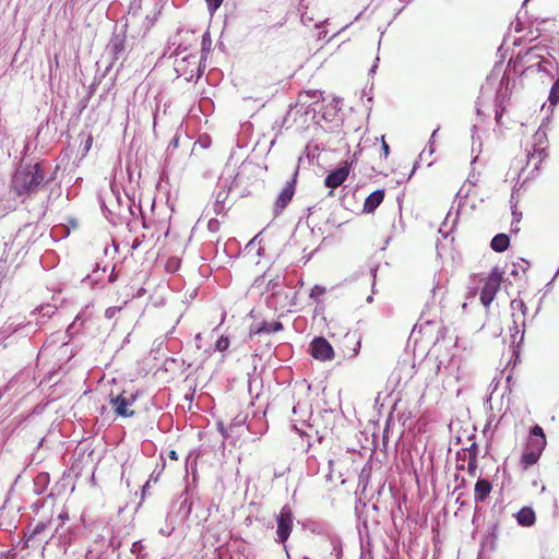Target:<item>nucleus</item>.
<instances>
[{
    "instance_id": "obj_25",
    "label": "nucleus",
    "mask_w": 559,
    "mask_h": 559,
    "mask_svg": "<svg viewBox=\"0 0 559 559\" xmlns=\"http://www.w3.org/2000/svg\"><path fill=\"white\" fill-rule=\"evenodd\" d=\"M281 328H282V324L281 323H276L273 330L274 331H278V330H281Z\"/></svg>"
},
{
    "instance_id": "obj_2",
    "label": "nucleus",
    "mask_w": 559,
    "mask_h": 559,
    "mask_svg": "<svg viewBox=\"0 0 559 559\" xmlns=\"http://www.w3.org/2000/svg\"><path fill=\"white\" fill-rule=\"evenodd\" d=\"M501 278L502 272L498 267L492 269L486 277L481 278L480 301L485 307H488L495 299L501 284Z\"/></svg>"
},
{
    "instance_id": "obj_9",
    "label": "nucleus",
    "mask_w": 559,
    "mask_h": 559,
    "mask_svg": "<svg viewBox=\"0 0 559 559\" xmlns=\"http://www.w3.org/2000/svg\"><path fill=\"white\" fill-rule=\"evenodd\" d=\"M384 190H377L372 192L364 203V211L366 213H372L383 201Z\"/></svg>"
},
{
    "instance_id": "obj_26",
    "label": "nucleus",
    "mask_w": 559,
    "mask_h": 559,
    "mask_svg": "<svg viewBox=\"0 0 559 559\" xmlns=\"http://www.w3.org/2000/svg\"><path fill=\"white\" fill-rule=\"evenodd\" d=\"M450 365H452L454 368H456L455 362L452 358L450 359Z\"/></svg>"
},
{
    "instance_id": "obj_18",
    "label": "nucleus",
    "mask_w": 559,
    "mask_h": 559,
    "mask_svg": "<svg viewBox=\"0 0 559 559\" xmlns=\"http://www.w3.org/2000/svg\"><path fill=\"white\" fill-rule=\"evenodd\" d=\"M511 308L513 310H520L522 311V313L524 314V311H525V305L522 300H519V299H514L512 300L511 302Z\"/></svg>"
},
{
    "instance_id": "obj_6",
    "label": "nucleus",
    "mask_w": 559,
    "mask_h": 559,
    "mask_svg": "<svg viewBox=\"0 0 559 559\" xmlns=\"http://www.w3.org/2000/svg\"><path fill=\"white\" fill-rule=\"evenodd\" d=\"M533 152H528V158L533 159L535 157L538 158V160L542 159V155L544 154V151L546 148V142H547V133L544 129L539 128L536 133L533 136Z\"/></svg>"
},
{
    "instance_id": "obj_22",
    "label": "nucleus",
    "mask_w": 559,
    "mask_h": 559,
    "mask_svg": "<svg viewBox=\"0 0 559 559\" xmlns=\"http://www.w3.org/2000/svg\"><path fill=\"white\" fill-rule=\"evenodd\" d=\"M382 150L385 157H388L390 148L389 145L385 143L384 139L382 138Z\"/></svg>"
},
{
    "instance_id": "obj_16",
    "label": "nucleus",
    "mask_w": 559,
    "mask_h": 559,
    "mask_svg": "<svg viewBox=\"0 0 559 559\" xmlns=\"http://www.w3.org/2000/svg\"><path fill=\"white\" fill-rule=\"evenodd\" d=\"M223 0H206L207 9L210 14L213 15L216 10L221 7Z\"/></svg>"
},
{
    "instance_id": "obj_15",
    "label": "nucleus",
    "mask_w": 559,
    "mask_h": 559,
    "mask_svg": "<svg viewBox=\"0 0 559 559\" xmlns=\"http://www.w3.org/2000/svg\"><path fill=\"white\" fill-rule=\"evenodd\" d=\"M229 346V340L227 337L221 336L215 344V349L218 352H224Z\"/></svg>"
},
{
    "instance_id": "obj_10",
    "label": "nucleus",
    "mask_w": 559,
    "mask_h": 559,
    "mask_svg": "<svg viewBox=\"0 0 559 559\" xmlns=\"http://www.w3.org/2000/svg\"><path fill=\"white\" fill-rule=\"evenodd\" d=\"M294 185L288 182L281 191L275 202L276 209L281 211L290 202L294 195Z\"/></svg>"
},
{
    "instance_id": "obj_7",
    "label": "nucleus",
    "mask_w": 559,
    "mask_h": 559,
    "mask_svg": "<svg viewBox=\"0 0 559 559\" xmlns=\"http://www.w3.org/2000/svg\"><path fill=\"white\" fill-rule=\"evenodd\" d=\"M134 402V397L130 396L129 399L123 395H118L115 399H111V404L115 407V413L118 416L130 417L134 414L132 409H130L131 405Z\"/></svg>"
},
{
    "instance_id": "obj_14",
    "label": "nucleus",
    "mask_w": 559,
    "mask_h": 559,
    "mask_svg": "<svg viewBox=\"0 0 559 559\" xmlns=\"http://www.w3.org/2000/svg\"><path fill=\"white\" fill-rule=\"evenodd\" d=\"M549 102L551 105H556L559 102V79L554 83L550 90Z\"/></svg>"
},
{
    "instance_id": "obj_5",
    "label": "nucleus",
    "mask_w": 559,
    "mask_h": 559,
    "mask_svg": "<svg viewBox=\"0 0 559 559\" xmlns=\"http://www.w3.org/2000/svg\"><path fill=\"white\" fill-rule=\"evenodd\" d=\"M311 354L316 359L330 360L333 358V348L331 344L322 337L314 338L311 343Z\"/></svg>"
},
{
    "instance_id": "obj_27",
    "label": "nucleus",
    "mask_w": 559,
    "mask_h": 559,
    "mask_svg": "<svg viewBox=\"0 0 559 559\" xmlns=\"http://www.w3.org/2000/svg\"><path fill=\"white\" fill-rule=\"evenodd\" d=\"M195 340H197V342L201 341V334H198V335L195 336Z\"/></svg>"
},
{
    "instance_id": "obj_13",
    "label": "nucleus",
    "mask_w": 559,
    "mask_h": 559,
    "mask_svg": "<svg viewBox=\"0 0 559 559\" xmlns=\"http://www.w3.org/2000/svg\"><path fill=\"white\" fill-rule=\"evenodd\" d=\"M510 239L506 234H498L491 240V248L497 252H503L508 249Z\"/></svg>"
},
{
    "instance_id": "obj_21",
    "label": "nucleus",
    "mask_w": 559,
    "mask_h": 559,
    "mask_svg": "<svg viewBox=\"0 0 559 559\" xmlns=\"http://www.w3.org/2000/svg\"><path fill=\"white\" fill-rule=\"evenodd\" d=\"M439 129H436L432 134H431V138H430V146H429V154H432L433 153V147H432V141L435 140L436 138V134L438 132Z\"/></svg>"
},
{
    "instance_id": "obj_19",
    "label": "nucleus",
    "mask_w": 559,
    "mask_h": 559,
    "mask_svg": "<svg viewBox=\"0 0 559 559\" xmlns=\"http://www.w3.org/2000/svg\"><path fill=\"white\" fill-rule=\"evenodd\" d=\"M325 293V288L322 287V286H319V285H316L312 289H311V293H310V297L314 298V297H318L320 295H323Z\"/></svg>"
},
{
    "instance_id": "obj_12",
    "label": "nucleus",
    "mask_w": 559,
    "mask_h": 559,
    "mask_svg": "<svg viewBox=\"0 0 559 559\" xmlns=\"http://www.w3.org/2000/svg\"><path fill=\"white\" fill-rule=\"evenodd\" d=\"M519 524L531 526L535 523V512L531 508H522L516 515Z\"/></svg>"
},
{
    "instance_id": "obj_20",
    "label": "nucleus",
    "mask_w": 559,
    "mask_h": 559,
    "mask_svg": "<svg viewBox=\"0 0 559 559\" xmlns=\"http://www.w3.org/2000/svg\"><path fill=\"white\" fill-rule=\"evenodd\" d=\"M120 311V308H117V307H109L106 311H105V316L107 319H111L116 316L117 312Z\"/></svg>"
},
{
    "instance_id": "obj_8",
    "label": "nucleus",
    "mask_w": 559,
    "mask_h": 559,
    "mask_svg": "<svg viewBox=\"0 0 559 559\" xmlns=\"http://www.w3.org/2000/svg\"><path fill=\"white\" fill-rule=\"evenodd\" d=\"M348 175L349 167L347 165L342 166L328 175V177L325 178V186L335 189L346 180Z\"/></svg>"
},
{
    "instance_id": "obj_4",
    "label": "nucleus",
    "mask_w": 559,
    "mask_h": 559,
    "mask_svg": "<svg viewBox=\"0 0 559 559\" xmlns=\"http://www.w3.org/2000/svg\"><path fill=\"white\" fill-rule=\"evenodd\" d=\"M293 528V514L288 506H284L277 516V537L284 543L290 535Z\"/></svg>"
},
{
    "instance_id": "obj_23",
    "label": "nucleus",
    "mask_w": 559,
    "mask_h": 559,
    "mask_svg": "<svg viewBox=\"0 0 559 559\" xmlns=\"http://www.w3.org/2000/svg\"><path fill=\"white\" fill-rule=\"evenodd\" d=\"M169 457H170L171 460H177V459H178V456H177L176 451H170V453H169Z\"/></svg>"
},
{
    "instance_id": "obj_17",
    "label": "nucleus",
    "mask_w": 559,
    "mask_h": 559,
    "mask_svg": "<svg viewBox=\"0 0 559 559\" xmlns=\"http://www.w3.org/2000/svg\"><path fill=\"white\" fill-rule=\"evenodd\" d=\"M530 438L546 439V437L544 435V431H543V428L540 426H537V425L533 427Z\"/></svg>"
},
{
    "instance_id": "obj_3",
    "label": "nucleus",
    "mask_w": 559,
    "mask_h": 559,
    "mask_svg": "<svg viewBox=\"0 0 559 559\" xmlns=\"http://www.w3.org/2000/svg\"><path fill=\"white\" fill-rule=\"evenodd\" d=\"M546 439L530 438L521 456V465L527 468L537 463L545 447Z\"/></svg>"
},
{
    "instance_id": "obj_11",
    "label": "nucleus",
    "mask_w": 559,
    "mask_h": 559,
    "mask_svg": "<svg viewBox=\"0 0 559 559\" xmlns=\"http://www.w3.org/2000/svg\"><path fill=\"white\" fill-rule=\"evenodd\" d=\"M491 491V485L486 479H478L475 485V500L484 501Z\"/></svg>"
},
{
    "instance_id": "obj_24",
    "label": "nucleus",
    "mask_w": 559,
    "mask_h": 559,
    "mask_svg": "<svg viewBox=\"0 0 559 559\" xmlns=\"http://www.w3.org/2000/svg\"><path fill=\"white\" fill-rule=\"evenodd\" d=\"M441 367H442V361L440 360L439 364L437 365L438 372H441V370H442Z\"/></svg>"
},
{
    "instance_id": "obj_28",
    "label": "nucleus",
    "mask_w": 559,
    "mask_h": 559,
    "mask_svg": "<svg viewBox=\"0 0 559 559\" xmlns=\"http://www.w3.org/2000/svg\"><path fill=\"white\" fill-rule=\"evenodd\" d=\"M368 301H369V302H371V301H372V297H371V296H369V297H368Z\"/></svg>"
},
{
    "instance_id": "obj_1",
    "label": "nucleus",
    "mask_w": 559,
    "mask_h": 559,
    "mask_svg": "<svg viewBox=\"0 0 559 559\" xmlns=\"http://www.w3.org/2000/svg\"><path fill=\"white\" fill-rule=\"evenodd\" d=\"M44 175L38 165H29L20 168L12 180L13 189L17 194L35 191L43 182Z\"/></svg>"
}]
</instances>
